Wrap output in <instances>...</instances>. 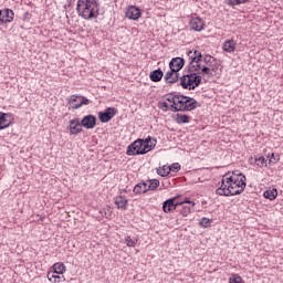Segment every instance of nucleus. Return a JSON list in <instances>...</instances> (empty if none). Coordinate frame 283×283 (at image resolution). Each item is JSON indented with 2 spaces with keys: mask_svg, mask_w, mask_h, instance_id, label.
<instances>
[{
  "mask_svg": "<svg viewBox=\"0 0 283 283\" xmlns=\"http://www.w3.org/2000/svg\"><path fill=\"white\" fill-rule=\"evenodd\" d=\"M136 242H138V240L136 239H132V237H126L125 238V243L127 247H136Z\"/></svg>",
  "mask_w": 283,
  "mask_h": 283,
  "instance_id": "obj_37",
  "label": "nucleus"
},
{
  "mask_svg": "<svg viewBox=\"0 0 283 283\" xmlns=\"http://www.w3.org/2000/svg\"><path fill=\"white\" fill-rule=\"evenodd\" d=\"M127 156H143V139H137L128 145Z\"/></svg>",
  "mask_w": 283,
  "mask_h": 283,
  "instance_id": "obj_10",
  "label": "nucleus"
},
{
  "mask_svg": "<svg viewBox=\"0 0 283 283\" xmlns=\"http://www.w3.org/2000/svg\"><path fill=\"white\" fill-rule=\"evenodd\" d=\"M251 0H226L227 6H231L235 8V6H242L244 3H249Z\"/></svg>",
  "mask_w": 283,
  "mask_h": 283,
  "instance_id": "obj_31",
  "label": "nucleus"
},
{
  "mask_svg": "<svg viewBox=\"0 0 283 283\" xmlns=\"http://www.w3.org/2000/svg\"><path fill=\"white\" fill-rule=\"evenodd\" d=\"M235 45L237 43L234 42V40H227L223 43L222 50L228 53L235 52Z\"/></svg>",
  "mask_w": 283,
  "mask_h": 283,
  "instance_id": "obj_23",
  "label": "nucleus"
},
{
  "mask_svg": "<svg viewBox=\"0 0 283 283\" xmlns=\"http://www.w3.org/2000/svg\"><path fill=\"white\" fill-rule=\"evenodd\" d=\"M140 9L132 6L126 10L125 17L126 19H130V21H138L140 19Z\"/></svg>",
  "mask_w": 283,
  "mask_h": 283,
  "instance_id": "obj_14",
  "label": "nucleus"
},
{
  "mask_svg": "<svg viewBox=\"0 0 283 283\" xmlns=\"http://www.w3.org/2000/svg\"><path fill=\"white\" fill-rule=\"evenodd\" d=\"M219 67L220 63L218 60L210 54H206L200 62V69L190 72H197V74H200V76H213V73H216Z\"/></svg>",
  "mask_w": 283,
  "mask_h": 283,
  "instance_id": "obj_2",
  "label": "nucleus"
},
{
  "mask_svg": "<svg viewBox=\"0 0 283 283\" xmlns=\"http://www.w3.org/2000/svg\"><path fill=\"white\" fill-rule=\"evenodd\" d=\"M229 283H244L240 274H232L229 279Z\"/></svg>",
  "mask_w": 283,
  "mask_h": 283,
  "instance_id": "obj_33",
  "label": "nucleus"
},
{
  "mask_svg": "<svg viewBox=\"0 0 283 283\" xmlns=\"http://www.w3.org/2000/svg\"><path fill=\"white\" fill-rule=\"evenodd\" d=\"M114 202L117 209H124V211L127 209V198L118 196L114 198Z\"/></svg>",
  "mask_w": 283,
  "mask_h": 283,
  "instance_id": "obj_22",
  "label": "nucleus"
},
{
  "mask_svg": "<svg viewBox=\"0 0 283 283\" xmlns=\"http://www.w3.org/2000/svg\"><path fill=\"white\" fill-rule=\"evenodd\" d=\"M160 187V181L158 179H151L147 181L148 191H155V189Z\"/></svg>",
  "mask_w": 283,
  "mask_h": 283,
  "instance_id": "obj_28",
  "label": "nucleus"
},
{
  "mask_svg": "<svg viewBox=\"0 0 283 283\" xmlns=\"http://www.w3.org/2000/svg\"><path fill=\"white\" fill-rule=\"evenodd\" d=\"M25 14H27V17H28L29 13L27 12Z\"/></svg>",
  "mask_w": 283,
  "mask_h": 283,
  "instance_id": "obj_42",
  "label": "nucleus"
},
{
  "mask_svg": "<svg viewBox=\"0 0 283 283\" xmlns=\"http://www.w3.org/2000/svg\"><path fill=\"white\" fill-rule=\"evenodd\" d=\"M180 213L184 218H187L191 213V207L184 206Z\"/></svg>",
  "mask_w": 283,
  "mask_h": 283,
  "instance_id": "obj_38",
  "label": "nucleus"
},
{
  "mask_svg": "<svg viewBox=\"0 0 283 283\" xmlns=\"http://www.w3.org/2000/svg\"><path fill=\"white\" fill-rule=\"evenodd\" d=\"M67 129L71 132V135H77L83 132V128H81V119L80 118H74L69 122V127Z\"/></svg>",
  "mask_w": 283,
  "mask_h": 283,
  "instance_id": "obj_13",
  "label": "nucleus"
},
{
  "mask_svg": "<svg viewBox=\"0 0 283 283\" xmlns=\"http://www.w3.org/2000/svg\"><path fill=\"white\" fill-rule=\"evenodd\" d=\"M66 101L69 109H80L83 105H90V99L83 95H71Z\"/></svg>",
  "mask_w": 283,
  "mask_h": 283,
  "instance_id": "obj_8",
  "label": "nucleus"
},
{
  "mask_svg": "<svg viewBox=\"0 0 283 283\" xmlns=\"http://www.w3.org/2000/svg\"><path fill=\"white\" fill-rule=\"evenodd\" d=\"M188 56L190 59V63L188 65L189 72L200 70V63H202L205 55L200 51L195 50V51H189Z\"/></svg>",
  "mask_w": 283,
  "mask_h": 283,
  "instance_id": "obj_7",
  "label": "nucleus"
},
{
  "mask_svg": "<svg viewBox=\"0 0 283 283\" xmlns=\"http://www.w3.org/2000/svg\"><path fill=\"white\" fill-rule=\"evenodd\" d=\"M172 109H175V112H193V109H198V101L187 95H179L177 107L172 106Z\"/></svg>",
  "mask_w": 283,
  "mask_h": 283,
  "instance_id": "obj_4",
  "label": "nucleus"
},
{
  "mask_svg": "<svg viewBox=\"0 0 283 283\" xmlns=\"http://www.w3.org/2000/svg\"><path fill=\"white\" fill-rule=\"evenodd\" d=\"M217 196H240V190H233L231 184H227L224 179L221 181V187L216 190Z\"/></svg>",
  "mask_w": 283,
  "mask_h": 283,
  "instance_id": "obj_9",
  "label": "nucleus"
},
{
  "mask_svg": "<svg viewBox=\"0 0 283 283\" xmlns=\"http://www.w3.org/2000/svg\"><path fill=\"white\" fill-rule=\"evenodd\" d=\"M163 76H165V73L160 69H157L149 74V78L153 83H160V81H163Z\"/></svg>",
  "mask_w": 283,
  "mask_h": 283,
  "instance_id": "obj_21",
  "label": "nucleus"
},
{
  "mask_svg": "<svg viewBox=\"0 0 283 283\" xmlns=\"http://www.w3.org/2000/svg\"><path fill=\"white\" fill-rule=\"evenodd\" d=\"M48 280L50 282H52V280H53L54 283H61V282H65V276H61V275L54 274V272H52V273L48 274Z\"/></svg>",
  "mask_w": 283,
  "mask_h": 283,
  "instance_id": "obj_26",
  "label": "nucleus"
},
{
  "mask_svg": "<svg viewBox=\"0 0 283 283\" xmlns=\"http://www.w3.org/2000/svg\"><path fill=\"white\" fill-rule=\"evenodd\" d=\"M170 171H175V174H178V171H180V164L175 163L169 167Z\"/></svg>",
  "mask_w": 283,
  "mask_h": 283,
  "instance_id": "obj_40",
  "label": "nucleus"
},
{
  "mask_svg": "<svg viewBox=\"0 0 283 283\" xmlns=\"http://www.w3.org/2000/svg\"><path fill=\"white\" fill-rule=\"evenodd\" d=\"M169 167H163V169L157 170L158 176H161L163 178H165V176H169Z\"/></svg>",
  "mask_w": 283,
  "mask_h": 283,
  "instance_id": "obj_34",
  "label": "nucleus"
},
{
  "mask_svg": "<svg viewBox=\"0 0 283 283\" xmlns=\"http://www.w3.org/2000/svg\"><path fill=\"white\" fill-rule=\"evenodd\" d=\"M264 198L268 200H275L277 198V189L273 188L272 190H266L263 193Z\"/></svg>",
  "mask_w": 283,
  "mask_h": 283,
  "instance_id": "obj_30",
  "label": "nucleus"
},
{
  "mask_svg": "<svg viewBox=\"0 0 283 283\" xmlns=\"http://www.w3.org/2000/svg\"><path fill=\"white\" fill-rule=\"evenodd\" d=\"M165 81H167V83H170L172 85V83H178V72L174 71L172 69H170V71L166 72L165 74Z\"/></svg>",
  "mask_w": 283,
  "mask_h": 283,
  "instance_id": "obj_20",
  "label": "nucleus"
},
{
  "mask_svg": "<svg viewBox=\"0 0 283 283\" xmlns=\"http://www.w3.org/2000/svg\"><path fill=\"white\" fill-rule=\"evenodd\" d=\"M199 224L200 227H203L205 229H207V227H210L211 226V220L209 218H202L200 221H199Z\"/></svg>",
  "mask_w": 283,
  "mask_h": 283,
  "instance_id": "obj_35",
  "label": "nucleus"
},
{
  "mask_svg": "<svg viewBox=\"0 0 283 283\" xmlns=\"http://www.w3.org/2000/svg\"><path fill=\"white\" fill-rule=\"evenodd\" d=\"M202 83V75L198 74V72H190L180 77V85L184 90H195L196 87H200Z\"/></svg>",
  "mask_w": 283,
  "mask_h": 283,
  "instance_id": "obj_3",
  "label": "nucleus"
},
{
  "mask_svg": "<svg viewBox=\"0 0 283 283\" xmlns=\"http://www.w3.org/2000/svg\"><path fill=\"white\" fill-rule=\"evenodd\" d=\"M180 196H176L174 198H170L163 203V210L165 213H171V211H176L178 207L182 205H191V207H195L196 203L188 198H186L184 201H177Z\"/></svg>",
  "mask_w": 283,
  "mask_h": 283,
  "instance_id": "obj_5",
  "label": "nucleus"
},
{
  "mask_svg": "<svg viewBox=\"0 0 283 283\" xmlns=\"http://www.w3.org/2000/svg\"><path fill=\"white\" fill-rule=\"evenodd\" d=\"M190 120H191V117H189V115L177 114L176 123L178 125L187 124Z\"/></svg>",
  "mask_w": 283,
  "mask_h": 283,
  "instance_id": "obj_29",
  "label": "nucleus"
},
{
  "mask_svg": "<svg viewBox=\"0 0 283 283\" xmlns=\"http://www.w3.org/2000/svg\"><path fill=\"white\" fill-rule=\"evenodd\" d=\"M149 143H151L150 137L146 138L145 140L143 139V146H142L143 156H145V154H149V151H151V149H154V145L149 144Z\"/></svg>",
  "mask_w": 283,
  "mask_h": 283,
  "instance_id": "obj_24",
  "label": "nucleus"
},
{
  "mask_svg": "<svg viewBox=\"0 0 283 283\" xmlns=\"http://www.w3.org/2000/svg\"><path fill=\"white\" fill-rule=\"evenodd\" d=\"M158 105H159V109H161L163 112H169L170 106L167 102H161Z\"/></svg>",
  "mask_w": 283,
  "mask_h": 283,
  "instance_id": "obj_39",
  "label": "nucleus"
},
{
  "mask_svg": "<svg viewBox=\"0 0 283 283\" xmlns=\"http://www.w3.org/2000/svg\"><path fill=\"white\" fill-rule=\"evenodd\" d=\"M53 273H55L56 275H63V273H65V264L57 262L53 265Z\"/></svg>",
  "mask_w": 283,
  "mask_h": 283,
  "instance_id": "obj_27",
  "label": "nucleus"
},
{
  "mask_svg": "<svg viewBox=\"0 0 283 283\" xmlns=\"http://www.w3.org/2000/svg\"><path fill=\"white\" fill-rule=\"evenodd\" d=\"M269 158V164H273L275 165V163H277V160H280V156H275V153H272L271 155H268Z\"/></svg>",
  "mask_w": 283,
  "mask_h": 283,
  "instance_id": "obj_36",
  "label": "nucleus"
},
{
  "mask_svg": "<svg viewBox=\"0 0 283 283\" xmlns=\"http://www.w3.org/2000/svg\"><path fill=\"white\" fill-rule=\"evenodd\" d=\"M190 30H195V32H202L205 29V22L201 18H192L189 22Z\"/></svg>",
  "mask_w": 283,
  "mask_h": 283,
  "instance_id": "obj_17",
  "label": "nucleus"
},
{
  "mask_svg": "<svg viewBox=\"0 0 283 283\" xmlns=\"http://www.w3.org/2000/svg\"><path fill=\"white\" fill-rule=\"evenodd\" d=\"M254 163L261 169H262V167H266V158H264V156H255L254 157Z\"/></svg>",
  "mask_w": 283,
  "mask_h": 283,
  "instance_id": "obj_32",
  "label": "nucleus"
},
{
  "mask_svg": "<svg viewBox=\"0 0 283 283\" xmlns=\"http://www.w3.org/2000/svg\"><path fill=\"white\" fill-rule=\"evenodd\" d=\"M76 11L82 19L92 21V19H98L101 4L96 0H77Z\"/></svg>",
  "mask_w": 283,
  "mask_h": 283,
  "instance_id": "obj_1",
  "label": "nucleus"
},
{
  "mask_svg": "<svg viewBox=\"0 0 283 283\" xmlns=\"http://www.w3.org/2000/svg\"><path fill=\"white\" fill-rule=\"evenodd\" d=\"M96 116L95 115H85L81 123V127H84V129H94L96 127Z\"/></svg>",
  "mask_w": 283,
  "mask_h": 283,
  "instance_id": "obj_12",
  "label": "nucleus"
},
{
  "mask_svg": "<svg viewBox=\"0 0 283 283\" xmlns=\"http://www.w3.org/2000/svg\"><path fill=\"white\" fill-rule=\"evenodd\" d=\"M223 179L226 184L231 185L233 182V172H232V176L230 177H229V174H226Z\"/></svg>",
  "mask_w": 283,
  "mask_h": 283,
  "instance_id": "obj_41",
  "label": "nucleus"
},
{
  "mask_svg": "<svg viewBox=\"0 0 283 283\" xmlns=\"http://www.w3.org/2000/svg\"><path fill=\"white\" fill-rule=\"evenodd\" d=\"M134 193H147L148 188H147V182L145 181H142L139 184H137L135 187H134Z\"/></svg>",
  "mask_w": 283,
  "mask_h": 283,
  "instance_id": "obj_25",
  "label": "nucleus"
},
{
  "mask_svg": "<svg viewBox=\"0 0 283 283\" xmlns=\"http://www.w3.org/2000/svg\"><path fill=\"white\" fill-rule=\"evenodd\" d=\"M12 123V116L8 113H0V129H7Z\"/></svg>",
  "mask_w": 283,
  "mask_h": 283,
  "instance_id": "obj_18",
  "label": "nucleus"
},
{
  "mask_svg": "<svg viewBox=\"0 0 283 283\" xmlns=\"http://www.w3.org/2000/svg\"><path fill=\"white\" fill-rule=\"evenodd\" d=\"M230 187L232 188V191H240V193H243L244 189H247V176L238 170L233 171V179Z\"/></svg>",
  "mask_w": 283,
  "mask_h": 283,
  "instance_id": "obj_6",
  "label": "nucleus"
},
{
  "mask_svg": "<svg viewBox=\"0 0 283 283\" xmlns=\"http://www.w3.org/2000/svg\"><path fill=\"white\" fill-rule=\"evenodd\" d=\"M169 67L172 72L179 73L185 67V60L182 57H174L169 63Z\"/></svg>",
  "mask_w": 283,
  "mask_h": 283,
  "instance_id": "obj_16",
  "label": "nucleus"
},
{
  "mask_svg": "<svg viewBox=\"0 0 283 283\" xmlns=\"http://www.w3.org/2000/svg\"><path fill=\"white\" fill-rule=\"evenodd\" d=\"M116 114H118V109L115 107H107L103 112L98 113V118L101 123H109V120H112Z\"/></svg>",
  "mask_w": 283,
  "mask_h": 283,
  "instance_id": "obj_11",
  "label": "nucleus"
},
{
  "mask_svg": "<svg viewBox=\"0 0 283 283\" xmlns=\"http://www.w3.org/2000/svg\"><path fill=\"white\" fill-rule=\"evenodd\" d=\"M14 19V11L11 9L0 10V21L2 23H12Z\"/></svg>",
  "mask_w": 283,
  "mask_h": 283,
  "instance_id": "obj_15",
  "label": "nucleus"
},
{
  "mask_svg": "<svg viewBox=\"0 0 283 283\" xmlns=\"http://www.w3.org/2000/svg\"><path fill=\"white\" fill-rule=\"evenodd\" d=\"M180 98V95H174V94H168L166 95V101L168 103H172L169 106V112H176V109L174 107H178V101Z\"/></svg>",
  "mask_w": 283,
  "mask_h": 283,
  "instance_id": "obj_19",
  "label": "nucleus"
}]
</instances>
